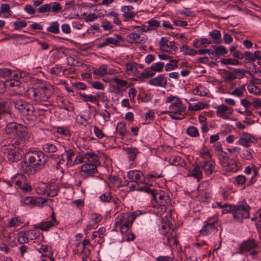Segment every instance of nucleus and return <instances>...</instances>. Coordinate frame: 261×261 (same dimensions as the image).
I'll use <instances>...</instances> for the list:
<instances>
[{"mask_svg":"<svg viewBox=\"0 0 261 261\" xmlns=\"http://www.w3.org/2000/svg\"><path fill=\"white\" fill-rule=\"evenodd\" d=\"M44 154L41 151H32L27 153L21 163V170L23 173L33 175L41 170L46 163Z\"/></svg>","mask_w":261,"mask_h":261,"instance_id":"nucleus-1","label":"nucleus"},{"mask_svg":"<svg viewBox=\"0 0 261 261\" xmlns=\"http://www.w3.org/2000/svg\"><path fill=\"white\" fill-rule=\"evenodd\" d=\"M139 191H143L150 194L153 199L160 205L163 213L166 211L167 207L170 204L171 199L165 192L155 189H150L148 187L145 186L137 189Z\"/></svg>","mask_w":261,"mask_h":261,"instance_id":"nucleus-2","label":"nucleus"},{"mask_svg":"<svg viewBox=\"0 0 261 261\" xmlns=\"http://www.w3.org/2000/svg\"><path fill=\"white\" fill-rule=\"evenodd\" d=\"M5 132L8 135H15L19 138L25 140L30 138L27 128L25 126L14 121L8 123L5 129Z\"/></svg>","mask_w":261,"mask_h":261,"instance_id":"nucleus-3","label":"nucleus"},{"mask_svg":"<svg viewBox=\"0 0 261 261\" xmlns=\"http://www.w3.org/2000/svg\"><path fill=\"white\" fill-rule=\"evenodd\" d=\"M136 217L137 214L135 213L127 217H126L125 214H121L118 216L115 219V228L119 229L122 233H126L129 227H131Z\"/></svg>","mask_w":261,"mask_h":261,"instance_id":"nucleus-4","label":"nucleus"},{"mask_svg":"<svg viewBox=\"0 0 261 261\" xmlns=\"http://www.w3.org/2000/svg\"><path fill=\"white\" fill-rule=\"evenodd\" d=\"M250 209V206L246 202H241L238 204L234 205L233 218L239 221H241L243 219L248 218Z\"/></svg>","mask_w":261,"mask_h":261,"instance_id":"nucleus-5","label":"nucleus"},{"mask_svg":"<svg viewBox=\"0 0 261 261\" xmlns=\"http://www.w3.org/2000/svg\"><path fill=\"white\" fill-rule=\"evenodd\" d=\"M166 102L167 103H171L169 106V109L171 111H164L162 113L163 114H170L171 113L180 114V113L184 112L185 110V108L182 106L181 101L176 96H168L166 98Z\"/></svg>","mask_w":261,"mask_h":261,"instance_id":"nucleus-6","label":"nucleus"},{"mask_svg":"<svg viewBox=\"0 0 261 261\" xmlns=\"http://www.w3.org/2000/svg\"><path fill=\"white\" fill-rule=\"evenodd\" d=\"M14 105L18 112L24 116H32L33 114L34 108L29 102L19 99L14 102Z\"/></svg>","mask_w":261,"mask_h":261,"instance_id":"nucleus-7","label":"nucleus"},{"mask_svg":"<svg viewBox=\"0 0 261 261\" xmlns=\"http://www.w3.org/2000/svg\"><path fill=\"white\" fill-rule=\"evenodd\" d=\"M39 85L37 88L39 91L40 95L41 97L42 101H45L48 99L50 95L51 92V86L47 83L40 81L39 83Z\"/></svg>","mask_w":261,"mask_h":261,"instance_id":"nucleus-8","label":"nucleus"},{"mask_svg":"<svg viewBox=\"0 0 261 261\" xmlns=\"http://www.w3.org/2000/svg\"><path fill=\"white\" fill-rule=\"evenodd\" d=\"M47 199L43 198L41 197L36 198L32 197H27L21 199V201L24 205L29 206H40L42 205L46 201Z\"/></svg>","mask_w":261,"mask_h":261,"instance_id":"nucleus-9","label":"nucleus"},{"mask_svg":"<svg viewBox=\"0 0 261 261\" xmlns=\"http://www.w3.org/2000/svg\"><path fill=\"white\" fill-rule=\"evenodd\" d=\"M81 176L84 178L92 176L97 173V167L94 164L86 163L83 165L81 168Z\"/></svg>","mask_w":261,"mask_h":261,"instance_id":"nucleus-10","label":"nucleus"},{"mask_svg":"<svg viewBox=\"0 0 261 261\" xmlns=\"http://www.w3.org/2000/svg\"><path fill=\"white\" fill-rule=\"evenodd\" d=\"M58 224L57 221L55 218L54 212L51 214V219L48 221H44L39 223L37 224L34 225V228L35 229H39L43 231H47L52 226H55Z\"/></svg>","mask_w":261,"mask_h":261,"instance_id":"nucleus-11","label":"nucleus"},{"mask_svg":"<svg viewBox=\"0 0 261 261\" xmlns=\"http://www.w3.org/2000/svg\"><path fill=\"white\" fill-rule=\"evenodd\" d=\"M258 246V244L254 239H249L244 242L240 246V253H244L252 249H255Z\"/></svg>","mask_w":261,"mask_h":261,"instance_id":"nucleus-12","label":"nucleus"},{"mask_svg":"<svg viewBox=\"0 0 261 261\" xmlns=\"http://www.w3.org/2000/svg\"><path fill=\"white\" fill-rule=\"evenodd\" d=\"M127 177L132 181H135L137 184H143L145 180L143 174L138 170L128 171Z\"/></svg>","mask_w":261,"mask_h":261,"instance_id":"nucleus-13","label":"nucleus"},{"mask_svg":"<svg viewBox=\"0 0 261 261\" xmlns=\"http://www.w3.org/2000/svg\"><path fill=\"white\" fill-rule=\"evenodd\" d=\"M255 141V139L253 136L246 133H243L239 140V143L247 148L250 146L251 143H254Z\"/></svg>","mask_w":261,"mask_h":261,"instance_id":"nucleus-14","label":"nucleus"},{"mask_svg":"<svg viewBox=\"0 0 261 261\" xmlns=\"http://www.w3.org/2000/svg\"><path fill=\"white\" fill-rule=\"evenodd\" d=\"M127 38L129 39L130 43L142 44L144 43L147 40L146 35L141 36L136 33H132L127 35Z\"/></svg>","mask_w":261,"mask_h":261,"instance_id":"nucleus-15","label":"nucleus"},{"mask_svg":"<svg viewBox=\"0 0 261 261\" xmlns=\"http://www.w3.org/2000/svg\"><path fill=\"white\" fill-rule=\"evenodd\" d=\"M134 8L132 6H123L121 11L123 13L122 16L125 21L133 20L136 13L133 11Z\"/></svg>","mask_w":261,"mask_h":261,"instance_id":"nucleus-16","label":"nucleus"},{"mask_svg":"<svg viewBox=\"0 0 261 261\" xmlns=\"http://www.w3.org/2000/svg\"><path fill=\"white\" fill-rule=\"evenodd\" d=\"M20 149L19 146H17L16 149L13 148L12 150H7V158L9 161L12 162H15L19 160L22 154L19 153L18 151Z\"/></svg>","mask_w":261,"mask_h":261,"instance_id":"nucleus-17","label":"nucleus"},{"mask_svg":"<svg viewBox=\"0 0 261 261\" xmlns=\"http://www.w3.org/2000/svg\"><path fill=\"white\" fill-rule=\"evenodd\" d=\"M232 109L228 107L221 105L217 107V114L223 119H227L229 117L227 113L231 114Z\"/></svg>","mask_w":261,"mask_h":261,"instance_id":"nucleus-18","label":"nucleus"},{"mask_svg":"<svg viewBox=\"0 0 261 261\" xmlns=\"http://www.w3.org/2000/svg\"><path fill=\"white\" fill-rule=\"evenodd\" d=\"M149 84L155 86L165 87L167 85V81L164 75L160 74L158 76L151 79Z\"/></svg>","mask_w":261,"mask_h":261,"instance_id":"nucleus-19","label":"nucleus"},{"mask_svg":"<svg viewBox=\"0 0 261 261\" xmlns=\"http://www.w3.org/2000/svg\"><path fill=\"white\" fill-rule=\"evenodd\" d=\"M19 144L20 142L18 140H11L10 139H6L1 142V145L3 147H7V150H12L13 148L16 149Z\"/></svg>","mask_w":261,"mask_h":261,"instance_id":"nucleus-20","label":"nucleus"},{"mask_svg":"<svg viewBox=\"0 0 261 261\" xmlns=\"http://www.w3.org/2000/svg\"><path fill=\"white\" fill-rule=\"evenodd\" d=\"M215 166V163L212 161H205L202 166L204 172L207 175H210L213 173Z\"/></svg>","mask_w":261,"mask_h":261,"instance_id":"nucleus-21","label":"nucleus"},{"mask_svg":"<svg viewBox=\"0 0 261 261\" xmlns=\"http://www.w3.org/2000/svg\"><path fill=\"white\" fill-rule=\"evenodd\" d=\"M4 119L6 122H12L16 119L15 115L11 111L8 110H3L1 111L0 119Z\"/></svg>","mask_w":261,"mask_h":261,"instance_id":"nucleus-22","label":"nucleus"},{"mask_svg":"<svg viewBox=\"0 0 261 261\" xmlns=\"http://www.w3.org/2000/svg\"><path fill=\"white\" fill-rule=\"evenodd\" d=\"M28 94L31 98L34 99L37 102H41L42 101V99L40 95L39 91L38 88H31L28 91Z\"/></svg>","mask_w":261,"mask_h":261,"instance_id":"nucleus-23","label":"nucleus"},{"mask_svg":"<svg viewBox=\"0 0 261 261\" xmlns=\"http://www.w3.org/2000/svg\"><path fill=\"white\" fill-rule=\"evenodd\" d=\"M124 149L127 154L128 158L132 161L135 160L137 154L139 153L138 149L136 147H126Z\"/></svg>","mask_w":261,"mask_h":261,"instance_id":"nucleus-24","label":"nucleus"},{"mask_svg":"<svg viewBox=\"0 0 261 261\" xmlns=\"http://www.w3.org/2000/svg\"><path fill=\"white\" fill-rule=\"evenodd\" d=\"M210 35L211 36L212 38L213 39V42L215 43L220 44L222 43L221 34L219 31L214 30L212 32L210 33Z\"/></svg>","mask_w":261,"mask_h":261,"instance_id":"nucleus-25","label":"nucleus"},{"mask_svg":"<svg viewBox=\"0 0 261 261\" xmlns=\"http://www.w3.org/2000/svg\"><path fill=\"white\" fill-rule=\"evenodd\" d=\"M215 223H207L200 230V232L204 236L207 235L211 231L215 229Z\"/></svg>","mask_w":261,"mask_h":261,"instance_id":"nucleus-26","label":"nucleus"},{"mask_svg":"<svg viewBox=\"0 0 261 261\" xmlns=\"http://www.w3.org/2000/svg\"><path fill=\"white\" fill-rule=\"evenodd\" d=\"M62 10V7L58 2H52L49 4V12L58 13Z\"/></svg>","mask_w":261,"mask_h":261,"instance_id":"nucleus-27","label":"nucleus"},{"mask_svg":"<svg viewBox=\"0 0 261 261\" xmlns=\"http://www.w3.org/2000/svg\"><path fill=\"white\" fill-rule=\"evenodd\" d=\"M107 70V66L105 64H102L100 66L98 69H94L93 73L97 76H103L108 74Z\"/></svg>","mask_w":261,"mask_h":261,"instance_id":"nucleus-28","label":"nucleus"},{"mask_svg":"<svg viewBox=\"0 0 261 261\" xmlns=\"http://www.w3.org/2000/svg\"><path fill=\"white\" fill-rule=\"evenodd\" d=\"M24 177L21 174H17L14 176L11 180L12 185H15L20 188L22 185V181H24Z\"/></svg>","mask_w":261,"mask_h":261,"instance_id":"nucleus-29","label":"nucleus"},{"mask_svg":"<svg viewBox=\"0 0 261 261\" xmlns=\"http://www.w3.org/2000/svg\"><path fill=\"white\" fill-rule=\"evenodd\" d=\"M180 50L185 55L194 56L196 54H197L196 50L190 48L188 45L186 44L182 45L180 47Z\"/></svg>","mask_w":261,"mask_h":261,"instance_id":"nucleus-30","label":"nucleus"},{"mask_svg":"<svg viewBox=\"0 0 261 261\" xmlns=\"http://www.w3.org/2000/svg\"><path fill=\"white\" fill-rule=\"evenodd\" d=\"M48 32L58 34L60 32L59 23L57 21L53 22L50 27L47 28Z\"/></svg>","mask_w":261,"mask_h":261,"instance_id":"nucleus-31","label":"nucleus"},{"mask_svg":"<svg viewBox=\"0 0 261 261\" xmlns=\"http://www.w3.org/2000/svg\"><path fill=\"white\" fill-rule=\"evenodd\" d=\"M191 176L197 178L198 181L202 178V171L198 166H196L194 168Z\"/></svg>","mask_w":261,"mask_h":261,"instance_id":"nucleus-32","label":"nucleus"},{"mask_svg":"<svg viewBox=\"0 0 261 261\" xmlns=\"http://www.w3.org/2000/svg\"><path fill=\"white\" fill-rule=\"evenodd\" d=\"M80 95L83 98V100L85 102L90 101L91 102H95L97 105L99 103V100L96 99V97L93 95H87L86 94L80 93Z\"/></svg>","mask_w":261,"mask_h":261,"instance_id":"nucleus-33","label":"nucleus"},{"mask_svg":"<svg viewBox=\"0 0 261 261\" xmlns=\"http://www.w3.org/2000/svg\"><path fill=\"white\" fill-rule=\"evenodd\" d=\"M125 124L123 122H120L118 124L116 131L118 134H119L121 137L122 139L125 136V135L127 133V132L125 128Z\"/></svg>","mask_w":261,"mask_h":261,"instance_id":"nucleus-34","label":"nucleus"},{"mask_svg":"<svg viewBox=\"0 0 261 261\" xmlns=\"http://www.w3.org/2000/svg\"><path fill=\"white\" fill-rule=\"evenodd\" d=\"M168 40L165 37H162L159 42L161 49L163 51H168L169 48L168 44Z\"/></svg>","mask_w":261,"mask_h":261,"instance_id":"nucleus-35","label":"nucleus"},{"mask_svg":"<svg viewBox=\"0 0 261 261\" xmlns=\"http://www.w3.org/2000/svg\"><path fill=\"white\" fill-rule=\"evenodd\" d=\"M43 149L45 152L54 153L57 150V147L51 143H47L43 145Z\"/></svg>","mask_w":261,"mask_h":261,"instance_id":"nucleus-36","label":"nucleus"},{"mask_svg":"<svg viewBox=\"0 0 261 261\" xmlns=\"http://www.w3.org/2000/svg\"><path fill=\"white\" fill-rule=\"evenodd\" d=\"M226 167H227V170L231 172H236L238 170V166L236 161L231 159L229 160Z\"/></svg>","mask_w":261,"mask_h":261,"instance_id":"nucleus-37","label":"nucleus"},{"mask_svg":"<svg viewBox=\"0 0 261 261\" xmlns=\"http://www.w3.org/2000/svg\"><path fill=\"white\" fill-rule=\"evenodd\" d=\"M220 62L224 65H238L240 64V62L238 60L231 58L222 59L221 60Z\"/></svg>","mask_w":261,"mask_h":261,"instance_id":"nucleus-38","label":"nucleus"},{"mask_svg":"<svg viewBox=\"0 0 261 261\" xmlns=\"http://www.w3.org/2000/svg\"><path fill=\"white\" fill-rule=\"evenodd\" d=\"M164 67V63L162 62H158L154 64H153L151 66L150 69L151 71H155V72H161L162 71L163 68Z\"/></svg>","mask_w":261,"mask_h":261,"instance_id":"nucleus-39","label":"nucleus"},{"mask_svg":"<svg viewBox=\"0 0 261 261\" xmlns=\"http://www.w3.org/2000/svg\"><path fill=\"white\" fill-rule=\"evenodd\" d=\"M245 91V86H242L241 88H237L234 89L231 92V94L237 96L238 97H241L243 95L244 91Z\"/></svg>","mask_w":261,"mask_h":261,"instance_id":"nucleus-40","label":"nucleus"},{"mask_svg":"<svg viewBox=\"0 0 261 261\" xmlns=\"http://www.w3.org/2000/svg\"><path fill=\"white\" fill-rule=\"evenodd\" d=\"M187 134L191 137L199 136L198 129L194 126H190L186 130Z\"/></svg>","mask_w":261,"mask_h":261,"instance_id":"nucleus-41","label":"nucleus"},{"mask_svg":"<svg viewBox=\"0 0 261 261\" xmlns=\"http://www.w3.org/2000/svg\"><path fill=\"white\" fill-rule=\"evenodd\" d=\"M25 235L27 236L28 239H29L31 240H34L37 239L38 236L39 234V232H36L34 230H29L26 231H24Z\"/></svg>","mask_w":261,"mask_h":261,"instance_id":"nucleus-42","label":"nucleus"},{"mask_svg":"<svg viewBox=\"0 0 261 261\" xmlns=\"http://www.w3.org/2000/svg\"><path fill=\"white\" fill-rule=\"evenodd\" d=\"M75 155L74 151L71 149H69L66 150V157L67 159V165H69L72 163V157Z\"/></svg>","mask_w":261,"mask_h":261,"instance_id":"nucleus-43","label":"nucleus"},{"mask_svg":"<svg viewBox=\"0 0 261 261\" xmlns=\"http://www.w3.org/2000/svg\"><path fill=\"white\" fill-rule=\"evenodd\" d=\"M206 105V104L202 102L196 103L193 106H191V104H190L189 109L191 111H197L204 108Z\"/></svg>","mask_w":261,"mask_h":261,"instance_id":"nucleus-44","label":"nucleus"},{"mask_svg":"<svg viewBox=\"0 0 261 261\" xmlns=\"http://www.w3.org/2000/svg\"><path fill=\"white\" fill-rule=\"evenodd\" d=\"M213 48L217 50V54L219 56L224 55L227 53L228 51L226 47L224 46L220 45L217 46L216 45L213 46Z\"/></svg>","mask_w":261,"mask_h":261,"instance_id":"nucleus-45","label":"nucleus"},{"mask_svg":"<svg viewBox=\"0 0 261 261\" xmlns=\"http://www.w3.org/2000/svg\"><path fill=\"white\" fill-rule=\"evenodd\" d=\"M18 241L20 244H24L28 242L29 240L24 231H21L18 234Z\"/></svg>","mask_w":261,"mask_h":261,"instance_id":"nucleus-46","label":"nucleus"},{"mask_svg":"<svg viewBox=\"0 0 261 261\" xmlns=\"http://www.w3.org/2000/svg\"><path fill=\"white\" fill-rule=\"evenodd\" d=\"M147 23L148 24L150 30H152L160 25V22L153 19L149 20Z\"/></svg>","mask_w":261,"mask_h":261,"instance_id":"nucleus-47","label":"nucleus"},{"mask_svg":"<svg viewBox=\"0 0 261 261\" xmlns=\"http://www.w3.org/2000/svg\"><path fill=\"white\" fill-rule=\"evenodd\" d=\"M234 207V205H229L227 203H225L223 205V210L222 211L223 213H231L233 216V208Z\"/></svg>","mask_w":261,"mask_h":261,"instance_id":"nucleus-48","label":"nucleus"},{"mask_svg":"<svg viewBox=\"0 0 261 261\" xmlns=\"http://www.w3.org/2000/svg\"><path fill=\"white\" fill-rule=\"evenodd\" d=\"M224 72L226 75L225 80L226 81H232L237 78L236 75L234 72H230L228 70H224Z\"/></svg>","mask_w":261,"mask_h":261,"instance_id":"nucleus-49","label":"nucleus"},{"mask_svg":"<svg viewBox=\"0 0 261 261\" xmlns=\"http://www.w3.org/2000/svg\"><path fill=\"white\" fill-rule=\"evenodd\" d=\"M12 74L11 70L7 68H3L0 69V77H7L9 76Z\"/></svg>","mask_w":261,"mask_h":261,"instance_id":"nucleus-50","label":"nucleus"},{"mask_svg":"<svg viewBox=\"0 0 261 261\" xmlns=\"http://www.w3.org/2000/svg\"><path fill=\"white\" fill-rule=\"evenodd\" d=\"M49 4H46L41 6L37 9L39 13H44L49 12Z\"/></svg>","mask_w":261,"mask_h":261,"instance_id":"nucleus-51","label":"nucleus"},{"mask_svg":"<svg viewBox=\"0 0 261 261\" xmlns=\"http://www.w3.org/2000/svg\"><path fill=\"white\" fill-rule=\"evenodd\" d=\"M15 30H19L20 28L25 27L27 25V22L24 21H19L14 22Z\"/></svg>","mask_w":261,"mask_h":261,"instance_id":"nucleus-52","label":"nucleus"},{"mask_svg":"<svg viewBox=\"0 0 261 261\" xmlns=\"http://www.w3.org/2000/svg\"><path fill=\"white\" fill-rule=\"evenodd\" d=\"M235 181L239 185H244L246 181L245 177L243 175H240L236 177Z\"/></svg>","mask_w":261,"mask_h":261,"instance_id":"nucleus-53","label":"nucleus"},{"mask_svg":"<svg viewBox=\"0 0 261 261\" xmlns=\"http://www.w3.org/2000/svg\"><path fill=\"white\" fill-rule=\"evenodd\" d=\"M93 131L95 135V136L101 139L104 137V134L101 132V130H100L98 127L94 126L93 127Z\"/></svg>","mask_w":261,"mask_h":261,"instance_id":"nucleus-54","label":"nucleus"},{"mask_svg":"<svg viewBox=\"0 0 261 261\" xmlns=\"http://www.w3.org/2000/svg\"><path fill=\"white\" fill-rule=\"evenodd\" d=\"M100 199L103 202H109L111 199L110 192H106L100 197Z\"/></svg>","mask_w":261,"mask_h":261,"instance_id":"nucleus-55","label":"nucleus"},{"mask_svg":"<svg viewBox=\"0 0 261 261\" xmlns=\"http://www.w3.org/2000/svg\"><path fill=\"white\" fill-rule=\"evenodd\" d=\"M114 82L117 84V85L121 87H126L127 86L128 83L127 81L125 80H122L119 79L115 78L114 79Z\"/></svg>","mask_w":261,"mask_h":261,"instance_id":"nucleus-56","label":"nucleus"},{"mask_svg":"<svg viewBox=\"0 0 261 261\" xmlns=\"http://www.w3.org/2000/svg\"><path fill=\"white\" fill-rule=\"evenodd\" d=\"M90 164H94L95 167H97L99 164V157L97 154L95 153L93 155V157L90 160V162H89Z\"/></svg>","mask_w":261,"mask_h":261,"instance_id":"nucleus-57","label":"nucleus"},{"mask_svg":"<svg viewBox=\"0 0 261 261\" xmlns=\"http://www.w3.org/2000/svg\"><path fill=\"white\" fill-rule=\"evenodd\" d=\"M182 113H180V114H176L175 113H171L169 114L170 117L175 120H181L182 119L184 118V115L181 114Z\"/></svg>","mask_w":261,"mask_h":261,"instance_id":"nucleus-58","label":"nucleus"},{"mask_svg":"<svg viewBox=\"0 0 261 261\" xmlns=\"http://www.w3.org/2000/svg\"><path fill=\"white\" fill-rule=\"evenodd\" d=\"M223 40L226 44H230L232 42L233 38L230 34L225 33L223 36Z\"/></svg>","mask_w":261,"mask_h":261,"instance_id":"nucleus-59","label":"nucleus"},{"mask_svg":"<svg viewBox=\"0 0 261 261\" xmlns=\"http://www.w3.org/2000/svg\"><path fill=\"white\" fill-rule=\"evenodd\" d=\"M72 86L77 89L84 90L86 88V86L84 83L81 82L73 83Z\"/></svg>","mask_w":261,"mask_h":261,"instance_id":"nucleus-60","label":"nucleus"},{"mask_svg":"<svg viewBox=\"0 0 261 261\" xmlns=\"http://www.w3.org/2000/svg\"><path fill=\"white\" fill-rule=\"evenodd\" d=\"M92 87L93 88L98 89V90H103L104 86L103 85L100 83V82H94L92 84Z\"/></svg>","mask_w":261,"mask_h":261,"instance_id":"nucleus-61","label":"nucleus"},{"mask_svg":"<svg viewBox=\"0 0 261 261\" xmlns=\"http://www.w3.org/2000/svg\"><path fill=\"white\" fill-rule=\"evenodd\" d=\"M83 154L85 162L89 163L90 162V160L93 157V155H94L95 153L93 152H87Z\"/></svg>","mask_w":261,"mask_h":261,"instance_id":"nucleus-62","label":"nucleus"},{"mask_svg":"<svg viewBox=\"0 0 261 261\" xmlns=\"http://www.w3.org/2000/svg\"><path fill=\"white\" fill-rule=\"evenodd\" d=\"M57 132L60 134L63 135L65 136H68L69 135V130L63 127H58L57 129Z\"/></svg>","mask_w":261,"mask_h":261,"instance_id":"nucleus-63","label":"nucleus"},{"mask_svg":"<svg viewBox=\"0 0 261 261\" xmlns=\"http://www.w3.org/2000/svg\"><path fill=\"white\" fill-rule=\"evenodd\" d=\"M24 11L30 14H34L35 13V11L33 8V6L30 5H27L24 8Z\"/></svg>","mask_w":261,"mask_h":261,"instance_id":"nucleus-64","label":"nucleus"}]
</instances>
